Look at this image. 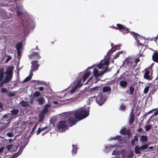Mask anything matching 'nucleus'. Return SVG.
<instances>
[{"label":"nucleus","mask_w":158,"mask_h":158,"mask_svg":"<svg viewBox=\"0 0 158 158\" xmlns=\"http://www.w3.org/2000/svg\"><path fill=\"white\" fill-rule=\"evenodd\" d=\"M89 114V110H86L82 107L75 111L70 112L68 115V123L72 124L71 126L75 125L78 121L81 120Z\"/></svg>","instance_id":"f257e3e1"},{"label":"nucleus","mask_w":158,"mask_h":158,"mask_svg":"<svg viewBox=\"0 0 158 158\" xmlns=\"http://www.w3.org/2000/svg\"><path fill=\"white\" fill-rule=\"evenodd\" d=\"M14 67L13 66H9L7 69L6 72V76L5 79L3 80L6 83L8 82L12 77L13 74V71L14 69Z\"/></svg>","instance_id":"f03ea898"},{"label":"nucleus","mask_w":158,"mask_h":158,"mask_svg":"<svg viewBox=\"0 0 158 158\" xmlns=\"http://www.w3.org/2000/svg\"><path fill=\"white\" fill-rule=\"evenodd\" d=\"M116 26L117 27H114L113 28L121 31L124 34L128 33H131L132 32H131L129 31V29L128 28H127L122 24L118 23L116 24Z\"/></svg>","instance_id":"7ed1b4c3"},{"label":"nucleus","mask_w":158,"mask_h":158,"mask_svg":"<svg viewBox=\"0 0 158 158\" xmlns=\"http://www.w3.org/2000/svg\"><path fill=\"white\" fill-rule=\"evenodd\" d=\"M106 98L105 96L103 95L102 93H101L97 96L96 98V102L99 105L101 106L105 102Z\"/></svg>","instance_id":"20e7f679"},{"label":"nucleus","mask_w":158,"mask_h":158,"mask_svg":"<svg viewBox=\"0 0 158 158\" xmlns=\"http://www.w3.org/2000/svg\"><path fill=\"white\" fill-rule=\"evenodd\" d=\"M147 144L143 145L140 147L139 145L136 146L135 148V152L136 154H139L141 153V151L145 149L148 148Z\"/></svg>","instance_id":"39448f33"},{"label":"nucleus","mask_w":158,"mask_h":158,"mask_svg":"<svg viewBox=\"0 0 158 158\" xmlns=\"http://www.w3.org/2000/svg\"><path fill=\"white\" fill-rule=\"evenodd\" d=\"M67 126L65 121H61L59 122L57 125V128L59 129L63 130L67 128Z\"/></svg>","instance_id":"423d86ee"},{"label":"nucleus","mask_w":158,"mask_h":158,"mask_svg":"<svg viewBox=\"0 0 158 158\" xmlns=\"http://www.w3.org/2000/svg\"><path fill=\"white\" fill-rule=\"evenodd\" d=\"M31 71L34 72V71L38 69V67H39V65L38 64V61L36 60L32 61L31 62Z\"/></svg>","instance_id":"0eeeda50"},{"label":"nucleus","mask_w":158,"mask_h":158,"mask_svg":"<svg viewBox=\"0 0 158 158\" xmlns=\"http://www.w3.org/2000/svg\"><path fill=\"white\" fill-rule=\"evenodd\" d=\"M131 34L133 36H134L135 39L137 41V44L138 46H143V44L141 43L138 40V38H137V36L138 35L139 36V35L137 33H135L134 32H132L131 33Z\"/></svg>","instance_id":"6e6552de"},{"label":"nucleus","mask_w":158,"mask_h":158,"mask_svg":"<svg viewBox=\"0 0 158 158\" xmlns=\"http://www.w3.org/2000/svg\"><path fill=\"white\" fill-rule=\"evenodd\" d=\"M120 132L122 135H126L128 136H130L131 135V132L130 129L127 130L126 128H123L120 131Z\"/></svg>","instance_id":"1a4fd4ad"},{"label":"nucleus","mask_w":158,"mask_h":158,"mask_svg":"<svg viewBox=\"0 0 158 158\" xmlns=\"http://www.w3.org/2000/svg\"><path fill=\"white\" fill-rule=\"evenodd\" d=\"M151 72V69H147L144 75V78L148 80H151V78L150 76Z\"/></svg>","instance_id":"9d476101"},{"label":"nucleus","mask_w":158,"mask_h":158,"mask_svg":"<svg viewBox=\"0 0 158 158\" xmlns=\"http://www.w3.org/2000/svg\"><path fill=\"white\" fill-rule=\"evenodd\" d=\"M22 44L21 42H19L16 44V47L18 56L21 53V48L22 47Z\"/></svg>","instance_id":"9b49d317"},{"label":"nucleus","mask_w":158,"mask_h":158,"mask_svg":"<svg viewBox=\"0 0 158 158\" xmlns=\"http://www.w3.org/2000/svg\"><path fill=\"white\" fill-rule=\"evenodd\" d=\"M36 100L38 102L39 105L40 106L43 105L45 102L44 99L42 97L37 98Z\"/></svg>","instance_id":"f8f14e48"},{"label":"nucleus","mask_w":158,"mask_h":158,"mask_svg":"<svg viewBox=\"0 0 158 158\" xmlns=\"http://www.w3.org/2000/svg\"><path fill=\"white\" fill-rule=\"evenodd\" d=\"M45 113V112L44 110H43L39 114V121L40 122H42L44 120V114Z\"/></svg>","instance_id":"ddd939ff"},{"label":"nucleus","mask_w":158,"mask_h":158,"mask_svg":"<svg viewBox=\"0 0 158 158\" xmlns=\"http://www.w3.org/2000/svg\"><path fill=\"white\" fill-rule=\"evenodd\" d=\"M127 84V82L125 80H121L119 82V85L123 88H125Z\"/></svg>","instance_id":"4468645a"},{"label":"nucleus","mask_w":158,"mask_h":158,"mask_svg":"<svg viewBox=\"0 0 158 158\" xmlns=\"http://www.w3.org/2000/svg\"><path fill=\"white\" fill-rule=\"evenodd\" d=\"M152 59L154 61L158 63V52L154 53L152 56Z\"/></svg>","instance_id":"2eb2a0df"},{"label":"nucleus","mask_w":158,"mask_h":158,"mask_svg":"<svg viewBox=\"0 0 158 158\" xmlns=\"http://www.w3.org/2000/svg\"><path fill=\"white\" fill-rule=\"evenodd\" d=\"M108 68V66H107L105 68V69L103 71H102L100 72L99 73L98 72V73L96 74V75L95 76L96 77L98 78L101 75L104 74L107 71V69Z\"/></svg>","instance_id":"dca6fc26"},{"label":"nucleus","mask_w":158,"mask_h":158,"mask_svg":"<svg viewBox=\"0 0 158 158\" xmlns=\"http://www.w3.org/2000/svg\"><path fill=\"white\" fill-rule=\"evenodd\" d=\"M19 104L23 107H27L29 105L28 101H24L23 100L20 101Z\"/></svg>","instance_id":"f3484780"},{"label":"nucleus","mask_w":158,"mask_h":158,"mask_svg":"<svg viewBox=\"0 0 158 158\" xmlns=\"http://www.w3.org/2000/svg\"><path fill=\"white\" fill-rule=\"evenodd\" d=\"M91 74V72L90 71L87 72L83 76V81L84 82L85 81L87 78Z\"/></svg>","instance_id":"a211bd4d"},{"label":"nucleus","mask_w":158,"mask_h":158,"mask_svg":"<svg viewBox=\"0 0 158 158\" xmlns=\"http://www.w3.org/2000/svg\"><path fill=\"white\" fill-rule=\"evenodd\" d=\"M135 120V116L134 114H132L131 113L130 115V118L129 120V123L130 124H132L133 123Z\"/></svg>","instance_id":"6ab92c4d"},{"label":"nucleus","mask_w":158,"mask_h":158,"mask_svg":"<svg viewBox=\"0 0 158 158\" xmlns=\"http://www.w3.org/2000/svg\"><path fill=\"white\" fill-rule=\"evenodd\" d=\"M10 112L11 113L10 114L13 116L16 115L19 112V110L18 109H14L10 111Z\"/></svg>","instance_id":"aec40b11"},{"label":"nucleus","mask_w":158,"mask_h":158,"mask_svg":"<svg viewBox=\"0 0 158 158\" xmlns=\"http://www.w3.org/2000/svg\"><path fill=\"white\" fill-rule=\"evenodd\" d=\"M111 90V88L109 86H105L102 88V91L103 93L110 91Z\"/></svg>","instance_id":"412c9836"},{"label":"nucleus","mask_w":158,"mask_h":158,"mask_svg":"<svg viewBox=\"0 0 158 158\" xmlns=\"http://www.w3.org/2000/svg\"><path fill=\"white\" fill-rule=\"evenodd\" d=\"M73 149L72 151V152L73 154H75L77 152L78 148L76 145H73Z\"/></svg>","instance_id":"4be33fe9"},{"label":"nucleus","mask_w":158,"mask_h":158,"mask_svg":"<svg viewBox=\"0 0 158 158\" xmlns=\"http://www.w3.org/2000/svg\"><path fill=\"white\" fill-rule=\"evenodd\" d=\"M134 86L131 85L130 87L129 91V92L127 93L128 94H129L130 95H132L134 93Z\"/></svg>","instance_id":"5701e85b"},{"label":"nucleus","mask_w":158,"mask_h":158,"mask_svg":"<svg viewBox=\"0 0 158 158\" xmlns=\"http://www.w3.org/2000/svg\"><path fill=\"white\" fill-rule=\"evenodd\" d=\"M141 139L143 142H146L148 140L147 136L145 135H142L141 137Z\"/></svg>","instance_id":"b1692460"},{"label":"nucleus","mask_w":158,"mask_h":158,"mask_svg":"<svg viewBox=\"0 0 158 158\" xmlns=\"http://www.w3.org/2000/svg\"><path fill=\"white\" fill-rule=\"evenodd\" d=\"M33 74H30L23 81V82H26L28 81L31 78V77L32 76Z\"/></svg>","instance_id":"393cba45"},{"label":"nucleus","mask_w":158,"mask_h":158,"mask_svg":"<svg viewBox=\"0 0 158 158\" xmlns=\"http://www.w3.org/2000/svg\"><path fill=\"white\" fill-rule=\"evenodd\" d=\"M31 56H36V58L38 59L41 58V57L39 56V53L38 52H33Z\"/></svg>","instance_id":"a878e982"},{"label":"nucleus","mask_w":158,"mask_h":158,"mask_svg":"<svg viewBox=\"0 0 158 158\" xmlns=\"http://www.w3.org/2000/svg\"><path fill=\"white\" fill-rule=\"evenodd\" d=\"M150 87V86H147L145 88L143 92L144 94H147L148 93Z\"/></svg>","instance_id":"bb28decb"},{"label":"nucleus","mask_w":158,"mask_h":158,"mask_svg":"<svg viewBox=\"0 0 158 158\" xmlns=\"http://www.w3.org/2000/svg\"><path fill=\"white\" fill-rule=\"evenodd\" d=\"M115 140H117L119 142L121 141L122 140L121 136L119 135H117L115 137Z\"/></svg>","instance_id":"cd10ccee"},{"label":"nucleus","mask_w":158,"mask_h":158,"mask_svg":"<svg viewBox=\"0 0 158 158\" xmlns=\"http://www.w3.org/2000/svg\"><path fill=\"white\" fill-rule=\"evenodd\" d=\"M145 129L146 131H148L152 128V126L150 125H146L145 126Z\"/></svg>","instance_id":"c85d7f7f"},{"label":"nucleus","mask_w":158,"mask_h":158,"mask_svg":"<svg viewBox=\"0 0 158 158\" xmlns=\"http://www.w3.org/2000/svg\"><path fill=\"white\" fill-rule=\"evenodd\" d=\"M122 53H123L122 51L119 52L118 53H117L116 54H115V55L114 56L113 59H116V58H117L119 56V55L120 54Z\"/></svg>","instance_id":"c756f323"},{"label":"nucleus","mask_w":158,"mask_h":158,"mask_svg":"<svg viewBox=\"0 0 158 158\" xmlns=\"http://www.w3.org/2000/svg\"><path fill=\"white\" fill-rule=\"evenodd\" d=\"M40 92L36 91L33 94V95L35 97L38 98L40 95Z\"/></svg>","instance_id":"7c9ffc66"},{"label":"nucleus","mask_w":158,"mask_h":158,"mask_svg":"<svg viewBox=\"0 0 158 158\" xmlns=\"http://www.w3.org/2000/svg\"><path fill=\"white\" fill-rule=\"evenodd\" d=\"M81 80H79L76 85H75V86L77 88H78V87H80L81 85H82V84H81Z\"/></svg>","instance_id":"2f4dec72"},{"label":"nucleus","mask_w":158,"mask_h":158,"mask_svg":"<svg viewBox=\"0 0 158 158\" xmlns=\"http://www.w3.org/2000/svg\"><path fill=\"white\" fill-rule=\"evenodd\" d=\"M134 156V154L133 153V152L132 151H131L130 153V154H128L127 155V157L128 158H132Z\"/></svg>","instance_id":"473e14b6"},{"label":"nucleus","mask_w":158,"mask_h":158,"mask_svg":"<svg viewBox=\"0 0 158 158\" xmlns=\"http://www.w3.org/2000/svg\"><path fill=\"white\" fill-rule=\"evenodd\" d=\"M77 88L75 86L73 88H72L70 90V93L71 94H72L73 93H74L75 91Z\"/></svg>","instance_id":"72a5a7b5"},{"label":"nucleus","mask_w":158,"mask_h":158,"mask_svg":"<svg viewBox=\"0 0 158 158\" xmlns=\"http://www.w3.org/2000/svg\"><path fill=\"white\" fill-rule=\"evenodd\" d=\"M98 71L96 68H95L94 69L93 71V73H94V75L95 76L96 74L98 73Z\"/></svg>","instance_id":"f704fd0d"},{"label":"nucleus","mask_w":158,"mask_h":158,"mask_svg":"<svg viewBox=\"0 0 158 158\" xmlns=\"http://www.w3.org/2000/svg\"><path fill=\"white\" fill-rule=\"evenodd\" d=\"M13 145L12 144H9L7 146L6 148L9 151L10 149H12L13 147Z\"/></svg>","instance_id":"c9c22d12"},{"label":"nucleus","mask_w":158,"mask_h":158,"mask_svg":"<svg viewBox=\"0 0 158 158\" xmlns=\"http://www.w3.org/2000/svg\"><path fill=\"white\" fill-rule=\"evenodd\" d=\"M126 108V106L125 105L122 104L120 107V109L121 110H124Z\"/></svg>","instance_id":"e433bc0d"},{"label":"nucleus","mask_w":158,"mask_h":158,"mask_svg":"<svg viewBox=\"0 0 158 158\" xmlns=\"http://www.w3.org/2000/svg\"><path fill=\"white\" fill-rule=\"evenodd\" d=\"M124 62V63H126V64L127 65L129 64V63H130L131 65L132 64V62L126 59L125 60Z\"/></svg>","instance_id":"4c0bfd02"},{"label":"nucleus","mask_w":158,"mask_h":158,"mask_svg":"<svg viewBox=\"0 0 158 158\" xmlns=\"http://www.w3.org/2000/svg\"><path fill=\"white\" fill-rule=\"evenodd\" d=\"M7 95L10 97H12L14 96L15 94L14 93L11 92H9Z\"/></svg>","instance_id":"58836bf2"},{"label":"nucleus","mask_w":158,"mask_h":158,"mask_svg":"<svg viewBox=\"0 0 158 158\" xmlns=\"http://www.w3.org/2000/svg\"><path fill=\"white\" fill-rule=\"evenodd\" d=\"M120 46L119 45H117L114 46V47L113 48L114 49H116V50H119L120 49Z\"/></svg>","instance_id":"ea45409f"},{"label":"nucleus","mask_w":158,"mask_h":158,"mask_svg":"<svg viewBox=\"0 0 158 158\" xmlns=\"http://www.w3.org/2000/svg\"><path fill=\"white\" fill-rule=\"evenodd\" d=\"M6 135L9 137H12L14 136V135L11 132H9L6 134Z\"/></svg>","instance_id":"a19ab883"},{"label":"nucleus","mask_w":158,"mask_h":158,"mask_svg":"<svg viewBox=\"0 0 158 158\" xmlns=\"http://www.w3.org/2000/svg\"><path fill=\"white\" fill-rule=\"evenodd\" d=\"M116 51V49H114L113 48L112 49L110 50L108 52V53L110 54V55H111L112 53Z\"/></svg>","instance_id":"79ce46f5"},{"label":"nucleus","mask_w":158,"mask_h":158,"mask_svg":"<svg viewBox=\"0 0 158 158\" xmlns=\"http://www.w3.org/2000/svg\"><path fill=\"white\" fill-rule=\"evenodd\" d=\"M1 93H3L7 92H8V91H7V90L5 88H1Z\"/></svg>","instance_id":"37998d69"},{"label":"nucleus","mask_w":158,"mask_h":158,"mask_svg":"<svg viewBox=\"0 0 158 158\" xmlns=\"http://www.w3.org/2000/svg\"><path fill=\"white\" fill-rule=\"evenodd\" d=\"M103 65L104 64H99L97 65V67L99 69H101L102 68L103 66Z\"/></svg>","instance_id":"c03bdc74"},{"label":"nucleus","mask_w":158,"mask_h":158,"mask_svg":"<svg viewBox=\"0 0 158 158\" xmlns=\"http://www.w3.org/2000/svg\"><path fill=\"white\" fill-rule=\"evenodd\" d=\"M42 131H43V130H42V128H39L38 130L37 131L36 135H38Z\"/></svg>","instance_id":"a18cd8bd"},{"label":"nucleus","mask_w":158,"mask_h":158,"mask_svg":"<svg viewBox=\"0 0 158 158\" xmlns=\"http://www.w3.org/2000/svg\"><path fill=\"white\" fill-rule=\"evenodd\" d=\"M37 126V124H35L34 125V127L32 128V129L31 132V133H32L35 130V129L36 128Z\"/></svg>","instance_id":"49530a36"},{"label":"nucleus","mask_w":158,"mask_h":158,"mask_svg":"<svg viewBox=\"0 0 158 158\" xmlns=\"http://www.w3.org/2000/svg\"><path fill=\"white\" fill-rule=\"evenodd\" d=\"M150 94H153L156 92V90L155 88L152 89L150 91Z\"/></svg>","instance_id":"de8ad7c7"},{"label":"nucleus","mask_w":158,"mask_h":158,"mask_svg":"<svg viewBox=\"0 0 158 158\" xmlns=\"http://www.w3.org/2000/svg\"><path fill=\"white\" fill-rule=\"evenodd\" d=\"M6 83L5 81L3 80L2 81H1L0 82V87H2L3 86V84L4 83Z\"/></svg>","instance_id":"09e8293b"},{"label":"nucleus","mask_w":158,"mask_h":158,"mask_svg":"<svg viewBox=\"0 0 158 158\" xmlns=\"http://www.w3.org/2000/svg\"><path fill=\"white\" fill-rule=\"evenodd\" d=\"M17 15L19 16H20L22 15L23 14V12L19 10L17 11Z\"/></svg>","instance_id":"8fccbe9b"},{"label":"nucleus","mask_w":158,"mask_h":158,"mask_svg":"<svg viewBox=\"0 0 158 158\" xmlns=\"http://www.w3.org/2000/svg\"><path fill=\"white\" fill-rule=\"evenodd\" d=\"M119 151H117L116 150L113 151V152L112 153V155H115L118 154V153L119 152Z\"/></svg>","instance_id":"3c124183"},{"label":"nucleus","mask_w":158,"mask_h":158,"mask_svg":"<svg viewBox=\"0 0 158 158\" xmlns=\"http://www.w3.org/2000/svg\"><path fill=\"white\" fill-rule=\"evenodd\" d=\"M4 69L3 68H0V74H4Z\"/></svg>","instance_id":"603ef678"},{"label":"nucleus","mask_w":158,"mask_h":158,"mask_svg":"<svg viewBox=\"0 0 158 158\" xmlns=\"http://www.w3.org/2000/svg\"><path fill=\"white\" fill-rule=\"evenodd\" d=\"M11 58H12L11 56H8V57L7 58L5 62H6L9 61L11 59Z\"/></svg>","instance_id":"864d4df0"},{"label":"nucleus","mask_w":158,"mask_h":158,"mask_svg":"<svg viewBox=\"0 0 158 158\" xmlns=\"http://www.w3.org/2000/svg\"><path fill=\"white\" fill-rule=\"evenodd\" d=\"M4 77V74H0V81H1L3 78Z\"/></svg>","instance_id":"5fc2aeb1"},{"label":"nucleus","mask_w":158,"mask_h":158,"mask_svg":"<svg viewBox=\"0 0 158 158\" xmlns=\"http://www.w3.org/2000/svg\"><path fill=\"white\" fill-rule=\"evenodd\" d=\"M143 131V129L139 127V128H138L137 130V131L139 132H140Z\"/></svg>","instance_id":"6e6d98bb"},{"label":"nucleus","mask_w":158,"mask_h":158,"mask_svg":"<svg viewBox=\"0 0 158 158\" xmlns=\"http://www.w3.org/2000/svg\"><path fill=\"white\" fill-rule=\"evenodd\" d=\"M109 63V61L107 60H105L103 64H104L105 65H108Z\"/></svg>","instance_id":"4d7b16f0"},{"label":"nucleus","mask_w":158,"mask_h":158,"mask_svg":"<svg viewBox=\"0 0 158 158\" xmlns=\"http://www.w3.org/2000/svg\"><path fill=\"white\" fill-rule=\"evenodd\" d=\"M135 141H138V137L137 135H135L134 136V139Z\"/></svg>","instance_id":"13d9d810"},{"label":"nucleus","mask_w":158,"mask_h":158,"mask_svg":"<svg viewBox=\"0 0 158 158\" xmlns=\"http://www.w3.org/2000/svg\"><path fill=\"white\" fill-rule=\"evenodd\" d=\"M8 116L6 114H4L2 117L3 118H8Z\"/></svg>","instance_id":"bf43d9fd"},{"label":"nucleus","mask_w":158,"mask_h":158,"mask_svg":"<svg viewBox=\"0 0 158 158\" xmlns=\"http://www.w3.org/2000/svg\"><path fill=\"white\" fill-rule=\"evenodd\" d=\"M140 60L139 58H137L135 60V62L136 63H137L138 62H139L140 61Z\"/></svg>","instance_id":"052dcab7"},{"label":"nucleus","mask_w":158,"mask_h":158,"mask_svg":"<svg viewBox=\"0 0 158 158\" xmlns=\"http://www.w3.org/2000/svg\"><path fill=\"white\" fill-rule=\"evenodd\" d=\"M39 89L40 91H43L44 89V87L42 86H40L39 87Z\"/></svg>","instance_id":"680f3d73"},{"label":"nucleus","mask_w":158,"mask_h":158,"mask_svg":"<svg viewBox=\"0 0 158 158\" xmlns=\"http://www.w3.org/2000/svg\"><path fill=\"white\" fill-rule=\"evenodd\" d=\"M48 132V131H45L42 133V136H43L44 135H45Z\"/></svg>","instance_id":"e2e57ef3"},{"label":"nucleus","mask_w":158,"mask_h":158,"mask_svg":"<svg viewBox=\"0 0 158 158\" xmlns=\"http://www.w3.org/2000/svg\"><path fill=\"white\" fill-rule=\"evenodd\" d=\"M4 149V148L3 147H2L0 148V153H1L3 151Z\"/></svg>","instance_id":"0e129e2a"},{"label":"nucleus","mask_w":158,"mask_h":158,"mask_svg":"<svg viewBox=\"0 0 158 158\" xmlns=\"http://www.w3.org/2000/svg\"><path fill=\"white\" fill-rule=\"evenodd\" d=\"M135 143V141L134 140L132 139L131 141V143L132 145H134V144Z\"/></svg>","instance_id":"69168bd1"},{"label":"nucleus","mask_w":158,"mask_h":158,"mask_svg":"<svg viewBox=\"0 0 158 158\" xmlns=\"http://www.w3.org/2000/svg\"><path fill=\"white\" fill-rule=\"evenodd\" d=\"M48 128V126H46L43 128H42V130L43 131L45 130V129Z\"/></svg>","instance_id":"338daca9"},{"label":"nucleus","mask_w":158,"mask_h":158,"mask_svg":"<svg viewBox=\"0 0 158 158\" xmlns=\"http://www.w3.org/2000/svg\"><path fill=\"white\" fill-rule=\"evenodd\" d=\"M97 88V87H93V88H91L90 89V90L91 91H92V90H95Z\"/></svg>","instance_id":"774afa93"}]
</instances>
